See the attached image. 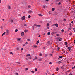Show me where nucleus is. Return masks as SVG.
Listing matches in <instances>:
<instances>
[{
  "label": "nucleus",
  "instance_id": "nucleus-1",
  "mask_svg": "<svg viewBox=\"0 0 75 75\" xmlns=\"http://www.w3.org/2000/svg\"><path fill=\"white\" fill-rule=\"evenodd\" d=\"M72 29V27L71 25H69V28H68V31H71Z\"/></svg>",
  "mask_w": 75,
  "mask_h": 75
},
{
  "label": "nucleus",
  "instance_id": "nucleus-2",
  "mask_svg": "<svg viewBox=\"0 0 75 75\" xmlns=\"http://www.w3.org/2000/svg\"><path fill=\"white\" fill-rule=\"evenodd\" d=\"M55 26L56 27H58V24L57 23H56L55 24H54L52 25L53 27H54V26Z\"/></svg>",
  "mask_w": 75,
  "mask_h": 75
},
{
  "label": "nucleus",
  "instance_id": "nucleus-3",
  "mask_svg": "<svg viewBox=\"0 0 75 75\" xmlns=\"http://www.w3.org/2000/svg\"><path fill=\"white\" fill-rule=\"evenodd\" d=\"M22 20H24L25 19V17L23 16L21 18Z\"/></svg>",
  "mask_w": 75,
  "mask_h": 75
},
{
  "label": "nucleus",
  "instance_id": "nucleus-4",
  "mask_svg": "<svg viewBox=\"0 0 75 75\" xmlns=\"http://www.w3.org/2000/svg\"><path fill=\"white\" fill-rule=\"evenodd\" d=\"M24 32H22L21 34V36H22V37H23V36H24Z\"/></svg>",
  "mask_w": 75,
  "mask_h": 75
},
{
  "label": "nucleus",
  "instance_id": "nucleus-5",
  "mask_svg": "<svg viewBox=\"0 0 75 75\" xmlns=\"http://www.w3.org/2000/svg\"><path fill=\"white\" fill-rule=\"evenodd\" d=\"M32 12H33V11L31 10L29 11L28 12V13L29 14H31V13H32Z\"/></svg>",
  "mask_w": 75,
  "mask_h": 75
},
{
  "label": "nucleus",
  "instance_id": "nucleus-6",
  "mask_svg": "<svg viewBox=\"0 0 75 75\" xmlns=\"http://www.w3.org/2000/svg\"><path fill=\"white\" fill-rule=\"evenodd\" d=\"M38 59V57L37 56H35V58H34L33 60H35V59Z\"/></svg>",
  "mask_w": 75,
  "mask_h": 75
},
{
  "label": "nucleus",
  "instance_id": "nucleus-7",
  "mask_svg": "<svg viewBox=\"0 0 75 75\" xmlns=\"http://www.w3.org/2000/svg\"><path fill=\"white\" fill-rule=\"evenodd\" d=\"M38 61H42V59H38Z\"/></svg>",
  "mask_w": 75,
  "mask_h": 75
},
{
  "label": "nucleus",
  "instance_id": "nucleus-8",
  "mask_svg": "<svg viewBox=\"0 0 75 75\" xmlns=\"http://www.w3.org/2000/svg\"><path fill=\"white\" fill-rule=\"evenodd\" d=\"M68 50H69V51H71V47H69L67 48Z\"/></svg>",
  "mask_w": 75,
  "mask_h": 75
},
{
  "label": "nucleus",
  "instance_id": "nucleus-9",
  "mask_svg": "<svg viewBox=\"0 0 75 75\" xmlns=\"http://www.w3.org/2000/svg\"><path fill=\"white\" fill-rule=\"evenodd\" d=\"M57 63L58 64H61L62 62L61 61H59Z\"/></svg>",
  "mask_w": 75,
  "mask_h": 75
},
{
  "label": "nucleus",
  "instance_id": "nucleus-10",
  "mask_svg": "<svg viewBox=\"0 0 75 75\" xmlns=\"http://www.w3.org/2000/svg\"><path fill=\"white\" fill-rule=\"evenodd\" d=\"M8 7L9 9H11V8L10 7V6L9 5H8Z\"/></svg>",
  "mask_w": 75,
  "mask_h": 75
},
{
  "label": "nucleus",
  "instance_id": "nucleus-11",
  "mask_svg": "<svg viewBox=\"0 0 75 75\" xmlns=\"http://www.w3.org/2000/svg\"><path fill=\"white\" fill-rule=\"evenodd\" d=\"M28 31V30H27L25 29L24 30V32H25V33H27Z\"/></svg>",
  "mask_w": 75,
  "mask_h": 75
},
{
  "label": "nucleus",
  "instance_id": "nucleus-12",
  "mask_svg": "<svg viewBox=\"0 0 75 75\" xmlns=\"http://www.w3.org/2000/svg\"><path fill=\"white\" fill-rule=\"evenodd\" d=\"M58 70H59V68H58V67H57L56 69V71H58Z\"/></svg>",
  "mask_w": 75,
  "mask_h": 75
},
{
  "label": "nucleus",
  "instance_id": "nucleus-13",
  "mask_svg": "<svg viewBox=\"0 0 75 75\" xmlns=\"http://www.w3.org/2000/svg\"><path fill=\"white\" fill-rule=\"evenodd\" d=\"M52 11H54L55 10V8H53L52 9Z\"/></svg>",
  "mask_w": 75,
  "mask_h": 75
},
{
  "label": "nucleus",
  "instance_id": "nucleus-14",
  "mask_svg": "<svg viewBox=\"0 0 75 75\" xmlns=\"http://www.w3.org/2000/svg\"><path fill=\"white\" fill-rule=\"evenodd\" d=\"M6 34V32H4L2 34V36H3L4 35H5V34Z\"/></svg>",
  "mask_w": 75,
  "mask_h": 75
},
{
  "label": "nucleus",
  "instance_id": "nucleus-15",
  "mask_svg": "<svg viewBox=\"0 0 75 75\" xmlns=\"http://www.w3.org/2000/svg\"><path fill=\"white\" fill-rule=\"evenodd\" d=\"M33 47H35V48H37V47H38V46L36 45H33Z\"/></svg>",
  "mask_w": 75,
  "mask_h": 75
},
{
  "label": "nucleus",
  "instance_id": "nucleus-16",
  "mask_svg": "<svg viewBox=\"0 0 75 75\" xmlns=\"http://www.w3.org/2000/svg\"><path fill=\"white\" fill-rule=\"evenodd\" d=\"M62 39V38H61L59 39V41H61Z\"/></svg>",
  "mask_w": 75,
  "mask_h": 75
},
{
  "label": "nucleus",
  "instance_id": "nucleus-17",
  "mask_svg": "<svg viewBox=\"0 0 75 75\" xmlns=\"http://www.w3.org/2000/svg\"><path fill=\"white\" fill-rule=\"evenodd\" d=\"M30 56H31V55L30 54H27L26 55V56L27 57H30Z\"/></svg>",
  "mask_w": 75,
  "mask_h": 75
},
{
  "label": "nucleus",
  "instance_id": "nucleus-18",
  "mask_svg": "<svg viewBox=\"0 0 75 75\" xmlns=\"http://www.w3.org/2000/svg\"><path fill=\"white\" fill-rule=\"evenodd\" d=\"M66 45H67L66 47H68V45H68V42H66Z\"/></svg>",
  "mask_w": 75,
  "mask_h": 75
},
{
  "label": "nucleus",
  "instance_id": "nucleus-19",
  "mask_svg": "<svg viewBox=\"0 0 75 75\" xmlns=\"http://www.w3.org/2000/svg\"><path fill=\"white\" fill-rule=\"evenodd\" d=\"M20 40H21L20 38H18V41H20Z\"/></svg>",
  "mask_w": 75,
  "mask_h": 75
},
{
  "label": "nucleus",
  "instance_id": "nucleus-20",
  "mask_svg": "<svg viewBox=\"0 0 75 75\" xmlns=\"http://www.w3.org/2000/svg\"><path fill=\"white\" fill-rule=\"evenodd\" d=\"M31 59V56L29 57H28V59Z\"/></svg>",
  "mask_w": 75,
  "mask_h": 75
},
{
  "label": "nucleus",
  "instance_id": "nucleus-21",
  "mask_svg": "<svg viewBox=\"0 0 75 75\" xmlns=\"http://www.w3.org/2000/svg\"><path fill=\"white\" fill-rule=\"evenodd\" d=\"M31 72H32V74H34V72H34V71H32Z\"/></svg>",
  "mask_w": 75,
  "mask_h": 75
},
{
  "label": "nucleus",
  "instance_id": "nucleus-22",
  "mask_svg": "<svg viewBox=\"0 0 75 75\" xmlns=\"http://www.w3.org/2000/svg\"><path fill=\"white\" fill-rule=\"evenodd\" d=\"M50 32H48L47 33V35H50Z\"/></svg>",
  "mask_w": 75,
  "mask_h": 75
},
{
  "label": "nucleus",
  "instance_id": "nucleus-23",
  "mask_svg": "<svg viewBox=\"0 0 75 75\" xmlns=\"http://www.w3.org/2000/svg\"><path fill=\"white\" fill-rule=\"evenodd\" d=\"M15 32H17V31H18V29H16V30H15Z\"/></svg>",
  "mask_w": 75,
  "mask_h": 75
},
{
  "label": "nucleus",
  "instance_id": "nucleus-24",
  "mask_svg": "<svg viewBox=\"0 0 75 75\" xmlns=\"http://www.w3.org/2000/svg\"><path fill=\"white\" fill-rule=\"evenodd\" d=\"M47 44H50V41H48L47 42Z\"/></svg>",
  "mask_w": 75,
  "mask_h": 75
},
{
  "label": "nucleus",
  "instance_id": "nucleus-25",
  "mask_svg": "<svg viewBox=\"0 0 75 75\" xmlns=\"http://www.w3.org/2000/svg\"><path fill=\"white\" fill-rule=\"evenodd\" d=\"M69 35H72V33L71 32L70 33H69Z\"/></svg>",
  "mask_w": 75,
  "mask_h": 75
},
{
  "label": "nucleus",
  "instance_id": "nucleus-26",
  "mask_svg": "<svg viewBox=\"0 0 75 75\" xmlns=\"http://www.w3.org/2000/svg\"><path fill=\"white\" fill-rule=\"evenodd\" d=\"M13 19H11V23H13Z\"/></svg>",
  "mask_w": 75,
  "mask_h": 75
},
{
  "label": "nucleus",
  "instance_id": "nucleus-27",
  "mask_svg": "<svg viewBox=\"0 0 75 75\" xmlns=\"http://www.w3.org/2000/svg\"><path fill=\"white\" fill-rule=\"evenodd\" d=\"M39 42H40V40H38L37 42V43H36V44H38L39 43Z\"/></svg>",
  "mask_w": 75,
  "mask_h": 75
},
{
  "label": "nucleus",
  "instance_id": "nucleus-28",
  "mask_svg": "<svg viewBox=\"0 0 75 75\" xmlns=\"http://www.w3.org/2000/svg\"><path fill=\"white\" fill-rule=\"evenodd\" d=\"M43 8H45V5L43 6Z\"/></svg>",
  "mask_w": 75,
  "mask_h": 75
},
{
  "label": "nucleus",
  "instance_id": "nucleus-29",
  "mask_svg": "<svg viewBox=\"0 0 75 75\" xmlns=\"http://www.w3.org/2000/svg\"><path fill=\"white\" fill-rule=\"evenodd\" d=\"M49 25H50V24H49V23H47V27H49Z\"/></svg>",
  "mask_w": 75,
  "mask_h": 75
},
{
  "label": "nucleus",
  "instance_id": "nucleus-30",
  "mask_svg": "<svg viewBox=\"0 0 75 75\" xmlns=\"http://www.w3.org/2000/svg\"><path fill=\"white\" fill-rule=\"evenodd\" d=\"M38 15L40 16H41V17H42V15L41 14H39Z\"/></svg>",
  "mask_w": 75,
  "mask_h": 75
},
{
  "label": "nucleus",
  "instance_id": "nucleus-31",
  "mask_svg": "<svg viewBox=\"0 0 75 75\" xmlns=\"http://www.w3.org/2000/svg\"><path fill=\"white\" fill-rule=\"evenodd\" d=\"M60 38H61L59 37H58V38H56V39L58 40V39H60Z\"/></svg>",
  "mask_w": 75,
  "mask_h": 75
},
{
  "label": "nucleus",
  "instance_id": "nucleus-32",
  "mask_svg": "<svg viewBox=\"0 0 75 75\" xmlns=\"http://www.w3.org/2000/svg\"><path fill=\"white\" fill-rule=\"evenodd\" d=\"M28 18H31V16L30 15H29L28 16Z\"/></svg>",
  "mask_w": 75,
  "mask_h": 75
},
{
  "label": "nucleus",
  "instance_id": "nucleus-33",
  "mask_svg": "<svg viewBox=\"0 0 75 75\" xmlns=\"http://www.w3.org/2000/svg\"><path fill=\"white\" fill-rule=\"evenodd\" d=\"M35 71H38V70L37 69L35 68Z\"/></svg>",
  "mask_w": 75,
  "mask_h": 75
},
{
  "label": "nucleus",
  "instance_id": "nucleus-34",
  "mask_svg": "<svg viewBox=\"0 0 75 75\" xmlns=\"http://www.w3.org/2000/svg\"><path fill=\"white\" fill-rule=\"evenodd\" d=\"M39 56H42V54L41 53H40L39 54Z\"/></svg>",
  "mask_w": 75,
  "mask_h": 75
},
{
  "label": "nucleus",
  "instance_id": "nucleus-35",
  "mask_svg": "<svg viewBox=\"0 0 75 75\" xmlns=\"http://www.w3.org/2000/svg\"><path fill=\"white\" fill-rule=\"evenodd\" d=\"M61 31H62V32H64V30L63 29H62L61 30Z\"/></svg>",
  "mask_w": 75,
  "mask_h": 75
},
{
  "label": "nucleus",
  "instance_id": "nucleus-36",
  "mask_svg": "<svg viewBox=\"0 0 75 75\" xmlns=\"http://www.w3.org/2000/svg\"><path fill=\"white\" fill-rule=\"evenodd\" d=\"M61 4V2H59L58 4V5H60V4Z\"/></svg>",
  "mask_w": 75,
  "mask_h": 75
},
{
  "label": "nucleus",
  "instance_id": "nucleus-37",
  "mask_svg": "<svg viewBox=\"0 0 75 75\" xmlns=\"http://www.w3.org/2000/svg\"><path fill=\"white\" fill-rule=\"evenodd\" d=\"M1 30H2V31H3V27H2V26H1Z\"/></svg>",
  "mask_w": 75,
  "mask_h": 75
},
{
  "label": "nucleus",
  "instance_id": "nucleus-38",
  "mask_svg": "<svg viewBox=\"0 0 75 75\" xmlns=\"http://www.w3.org/2000/svg\"><path fill=\"white\" fill-rule=\"evenodd\" d=\"M9 33V31H8V30H7V32H6L7 34H8V33Z\"/></svg>",
  "mask_w": 75,
  "mask_h": 75
},
{
  "label": "nucleus",
  "instance_id": "nucleus-39",
  "mask_svg": "<svg viewBox=\"0 0 75 75\" xmlns=\"http://www.w3.org/2000/svg\"><path fill=\"white\" fill-rule=\"evenodd\" d=\"M49 64L50 65H51V64H52V63L51 62H49Z\"/></svg>",
  "mask_w": 75,
  "mask_h": 75
},
{
  "label": "nucleus",
  "instance_id": "nucleus-40",
  "mask_svg": "<svg viewBox=\"0 0 75 75\" xmlns=\"http://www.w3.org/2000/svg\"><path fill=\"white\" fill-rule=\"evenodd\" d=\"M27 24H24V26H25V27L27 26Z\"/></svg>",
  "mask_w": 75,
  "mask_h": 75
},
{
  "label": "nucleus",
  "instance_id": "nucleus-41",
  "mask_svg": "<svg viewBox=\"0 0 75 75\" xmlns=\"http://www.w3.org/2000/svg\"><path fill=\"white\" fill-rule=\"evenodd\" d=\"M10 54H13V52H10Z\"/></svg>",
  "mask_w": 75,
  "mask_h": 75
},
{
  "label": "nucleus",
  "instance_id": "nucleus-42",
  "mask_svg": "<svg viewBox=\"0 0 75 75\" xmlns=\"http://www.w3.org/2000/svg\"><path fill=\"white\" fill-rule=\"evenodd\" d=\"M25 69L26 70V71H27V70L28 69V68H26Z\"/></svg>",
  "mask_w": 75,
  "mask_h": 75
},
{
  "label": "nucleus",
  "instance_id": "nucleus-43",
  "mask_svg": "<svg viewBox=\"0 0 75 75\" xmlns=\"http://www.w3.org/2000/svg\"><path fill=\"white\" fill-rule=\"evenodd\" d=\"M27 41H30V39H28Z\"/></svg>",
  "mask_w": 75,
  "mask_h": 75
},
{
  "label": "nucleus",
  "instance_id": "nucleus-44",
  "mask_svg": "<svg viewBox=\"0 0 75 75\" xmlns=\"http://www.w3.org/2000/svg\"><path fill=\"white\" fill-rule=\"evenodd\" d=\"M75 68V66H74L72 68V69H74V68Z\"/></svg>",
  "mask_w": 75,
  "mask_h": 75
},
{
  "label": "nucleus",
  "instance_id": "nucleus-45",
  "mask_svg": "<svg viewBox=\"0 0 75 75\" xmlns=\"http://www.w3.org/2000/svg\"><path fill=\"white\" fill-rule=\"evenodd\" d=\"M34 26H35V27H36V26H37V24H34Z\"/></svg>",
  "mask_w": 75,
  "mask_h": 75
},
{
  "label": "nucleus",
  "instance_id": "nucleus-46",
  "mask_svg": "<svg viewBox=\"0 0 75 75\" xmlns=\"http://www.w3.org/2000/svg\"><path fill=\"white\" fill-rule=\"evenodd\" d=\"M59 34H56V36H59Z\"/></svg>",
  "mask_w": 75,
  "mask_h": 75
},
{
  "label": "nucleus",
  "instance_id": "nucleus-47",
  "mask_svg": "<svg viewBox=\"0 0 75 75\" xmlns=\"http://www.w3.org/2000/svg\"><path fill=\"white\" fill-rule=\"evenodd\" d=\"M59 57L60 58H62V56H59Z\"/></svg>",
  "mask_w": 75,
  "mask_h": 75
},
{
  "label": "nucleus",
  "instance_id": "nucleus-48",
  "mask_svg": "<svg viewBox=\"0 0 75 75\" xmlns=\"http://www.w3.org/2000/svg\"><path fill=\"white\" fill-rule=\"evenodd\" d=\"M59 48H59V47H57V50H59Z\"/></svg>",
  "mask_w": 75,
  "mask_h": 75
},
{
  "label": "nucleus",
  "instance_id": "nucleus-49",
  "mask_svg": "<svg viewBox=\"0 0 75 75\" xmlns=\"http://www.w3.org/2000/svg\"><path fill=\"white\" fill-rule=\"evenodd\" d=\"M67 72H70V70H68V71H66Z\"/></svg>",
  "mask_w": 75,
  "mask_h": 75
},
{
  "label": "nucleus",
  "instance_id": "nucleus-50",
  "mask_svg": "<svg viewBox=\"0 0 75 75\" xmlns=\"http://www.w3.org/2000/svg\"><path fill=\"white\" fill-rule=\"evenodd\" d=\"M16 75H18V73H16Z\"/></svg>",
  "mask_w": 75,
  "mask_h": 75
},
{
  "label": "nucleus",
  "instance_id": "nucleus-51",
  "mask_svg": "<svg viewBox=\"0 0 75 75\" xmlns=\"http://www.w3.org/2000/svg\"><path fill=\"white\" fill-rule=\"evenodd\" d=\"M51 34H52V35H53V34H54V33L53 32H52L51 33Z\"/></svg>",
  "mask_w": 75,
  "mask_h": 75
},
{
  "label": "nucleus",
  "instance_id": "nucleus-52",
  "mask_svg": "<svg viewBox=\"0 0 75 75\" xmlns=\"http://www.w3.org/2000/svg\"><path fill=\"white\" fill-rule=\"evenodd\" d=\"M19 48L18 47L17 48V50H19Z\"/></svg>",
  "mask_w": 75,
  "mask_h": 75
},
{
  "label": "nucleus",
  "instance_id": "nucleus-53",
  "mask_svg": "<svg viewBox=\"0 0 75 75\" xmlns=\"http://www.w3.org/2000/svg\"><path fill=\"white\" fill-rule=\"evenodd\" d=\"M73 30L74 31V32H75V28H73Z\"/></svg>",
  "mask_w": 75,
  "mask_h": 75
},
{
  "label": "nucleus",
  "instance_id": "nucleus-54",
  "mask_svg": "<svg viewBox=\"0 0 75 75\" xmlns=\"http://www.w3.org/2000/svg\"><path fill=\"white\" fill-rule=\"evenodd\" d=\"M25 44H28V42H26L25 43Z\"/></svg>",
  "mask_w": 75,
  "mask_h": 75
},
{
  "label": "nucleus",
  "instance_id": "nucleus-55",
  "mask_svg": "<svg viewBox=\"0 0 75 75\" xmlns=\"http://www.w3.org/2000/svg\"><path fill=\"white\" fill-rule=\"evenodd\" d=\"M17 64H20V62H17L16 63Z\"/></svg>",
  "mask_w": 75,
  "mask_h": 75
},
{
  "label": "nucleus",
  "instance_id": "nucleus-56",
  "mask_svg": "<svg viewBox=\"0 0 75 75\" xmlns=\"http://www.w3.org/2000/svg\"><path fill=\"white\" fill-rule=\"evenodd\" d=\"M69 75H73L71 73H70V74H69Z\"/></svg>",
  "mask_w": 75,
  "mask_h": 75
},
{
  "label": "nucleus",
  "instance_id": "nucleus-57",
  "mask_svg": "<svg viewBox=\"0 0 75 75\" xmlns=\"http://www.w3.org/2000/svg\"><path fill=\"white\" fill-rule=\"evenodd\" d=\"M38 27H41V25H38Z\"/></svg>",
  "mask_w": 75,
  "mask_h": 75
},
{
  "label": "nucleus",
  "instance_id": "nucleus-58",
  "mask_svg": "<svg viewBox=\"0 0 75 75\" xmlns=\"http://www.w3.org/2000/svg\"><path fill=\"white\" fill-rule=\"evenodd\" d=\"M64 21H66V19H64Z\"/></svg>",
  "mask_w": 75,
  "mask_h": 75
},
{
  "label": "nucleus",
  "instance_id": "nucleus-59",
  "mask_svg": "<svg viewBox=\"0 0 75 75\" xmlns=\"http://www.w3.org/2000/svg\"><path fill=\"white\" fill-rule=\"evenodd\" d=\"M61 68H62V69H63V68H64V67H61Z\"/></svg>",
  "mask_w": 75,
  "mask_h": 75
},
{
  "label": "nucleus",
  "instance_id": "nucleus-60",
  "mask_svg": "<svg viewBox=\"0 0 75 75\" xmlns=\"http://www.w3.org/2000/svg\"><path fill=\"white\" fill-rule=\"evenodd\" d=\"M71 23H72V24H73V23H74V22L73 21H72L71 22Z\"/></svg>",
  "mask_w": 75,
  "mask_h": 75
},
{
  "label": "nucleus",
  "instance_id": "nucleus-61",
  "mask_svg": "<svg viewBox=\"0 0 75 75\" xmlns=\"http://www.w3.org/2000/svg\"><path fill=\"white\" fill-rule=\"evenodd\" d=\"M46 1L48 2V1H49V0H46Z\"/></svg>",
  "mask_w": 75,
  "mask_h": 75
},
{
  "label": "nucleus",
  "instance_id": "nucleus-62",
  "mask_svg": "<svg viewBox=\"0 0 75 75\" xmlns=\"http://www.w3.org/2000/svg\"><path fill=\"white\" fill-rule=\"evenodd\" d=\"M28 7L29 8H30V7H31V6H29Z\"/></svg>",
  "mask_w": 75,
  "mask_h": 75
},
{
  "label": "nucleus",
  "instance_id": "nucleus-63",
  "mask_svg": "<svg viewBox=\"0 0 75 75\" xmlns=\"http://www.w3.org/2000/svg\"><path fill=\"white\" fill-rule=\"evenodd\" d=\"M50 55L51 56H52V54H50Z\"/></svg>",
  "mask_w": 75,
  "mask_h": 75
},
{
  "label": "nucleus",
  "instance_id": "nucleus-64",
  "mask_svg": "<svg viewBox=\"0 0 75 75\" xmlns=\"http://www.w3.org/2000/svg\"><path fill=\"white\" fill-rule=\"evenodd\" d=\"M74 44H75V40H74Z\"/></svg>",
  "mask_w": 75,
  "mask_h": 75
}]
</instances>
